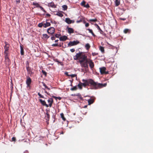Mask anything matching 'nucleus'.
<instances>
[{
	"label": "nucleus",
	"mask_w": 153,
	"mask_h": 153,
	"mask_svg": "<svg viewBox=\"0 0 153 153\" xmlns=\"http://www.w3.org/2000/svg\"><path fill=\"white\" fill-rule=\"evenodd\" d=\"M60 36V35L58 34H55V37L56 38H59V36Z\"/></svg>",
	"instance_id": "38"
},
{
	"label": "nucleus",
	"mask_w": 153,
	"mask_h": 153,
	"mask_svg": "<svg viewBox=\"0 0 153 153\" xmlns=\"http://www.w3.org/2000/svg\"><path fill=\"white\" fill-rule=\"evenodd\" d=\"M19 1V0H18Z\"/></svg>",
	"instance_id": "60"
},
{
	"label": "nucleus",
	"mask_w": 153,
	"mask_h": 153,
	"mask_svg": "<svg viewBox=\"0 0 153 153\" xmlns=\"http://www.w3.org/2000/svg\"><path fill=\"white\" fill-rule=\"evenodd\" d=\"M62 7L63 8V10H66L68 8V7L66 5H63L62 6Z\"/></svg>",
	"instance_id": "28"
},
{
	"label": "nucleus",
	"mask_w": 153,
	"mask_h": 153,
	"mask_svg": "<svg viewBox=\"0 0 153 153\" xmlns=\"http://www.w3.org/2000/svg\"><path fill=\"white\" fill-rule=\"evenodd\" d=\"M42 84L45 87V88H47V86H46L45 84L44 83L42 82Z\"/></svg>",
	"instance_id": "48"
},
{
	"label": "nucleus",
	"mask_w": 153,
	"mask_h": 153,
	"mask_svg": "<svg viewBox=\"0 0 153 153\" xmlns=\"http://www.w3.org/2000/svg\"><path fill=\"white\" fill-rule=\"evenodd\" d=\"M48 6H50L53 8H55L56 6L53 2H51L48 3Z\"/></svg>",
	"instance_id": "17"
},
{
	"label": "nucleus",
	"mask_w": 153,
	"mask_h": 153,
	"mask_svg": "<svg viewBox=\"0 0 153 153\" xmlns=\"http://www.w3.org/2000/svg\"><path fill=\"white\" fill-rule=\"evenodd\" d=\"M45 117L47 118H48V117H47V116H45Z\"/></svg>",
	"instance_id": "58"
},
{
	"label": "nucleus",
	"mask_w": 153,
	"mask_h": 153,
	"mask_svg": "<svg viewBox=\"0 0 153 153\" xmlns=\"http://www.w3.org/2000/svg\"><path fill=\"white\" fill-rule=\"evenodd\" d=\"M56 99H58L59 100H61V98L59 97H55Z\"/></svg>",
	"instance_id": "46"
},
{
	"label": "nucleus",
	"mask_w": 153,
	"mask_h": 153,
	"mask_svg": "<svg viewBox=\"0 0 153 153\" xmlns=\"http://www.w3.org/2000/svg\"><path fill=\"white\" fill-rule=\"evenodd\" d=\"M84 7H85L87 8H88L90 7V6L88 4H87L86 5H85Z\"/></svg>",
	"instance_id": "33"
},
{
	"label": "nucleus",
	"mask_w": 153,
	"mask_h": 153,
	"mask_svg": "<svg viewBox=\"0 0 153 153\" xmlns=\"http://www.w3.org/2000/svg\"><path fill=\"white\" fill-rule=\"evenodd\" d=\"M48 16H50V14H48Z\"/></svg>",
	"instance_id": "57"
},
{
	"label": "nucleus",
	"mask_w": 153,
	"mask_h": 153,
	"mask_svg": "<svg viewBox=\"0 0 153 153\" xmlns=\"http://www.w3.org/2000/svg\"><path fill=\"white\" fill-rule=\"evenodd\" d=\"M67 28L68 29V32L69 33H74V30L72 28L67 27Z\"/></svg>",
	"instance_id": "12"
},
{
	"label": "nucleus",
	"mask_w": 153,
	"mask_h": 153,
	"mask_svg": "<svg viewBox=\"0 0 153 153\" xmlns=\"http://www.w3.org/2000/svg\"><path fill=\"white\" fill-rule=\"evenodd\" d=\"M65 22L68 24H71V23H73L74 22V20H71L69 18H66L65 19Z\"/></svg>",
	"instance_id": "9"
},
{
	"label": "nucleus",
	"mask_w": 153,
	"mask_h": 153,
	"mask_svg": "<svg viewBox=\"0 0 153 153\" xmlns=\"http://www.w3.org/2000/svg\"><path fill=\"white\" fill-rule=\"evenodd\" d=\"M106 68L105 67H102V68H100V73L101 74H108V71H106Z\"/></svg>",
	"instance_id": "5"
},
{
	"label": "nucleus",
	"mask_w": 153,
	"mask_h": 153,
	"mask_svg": "<svg viewBox=\"0 0 153 153\" xmlns=\"http://www.w3.org/2000/svg\"><path fill=\"white\" fill-rule=\"evenodd\" d=\"M85 3H86V2L84 1H83L80 4L82 6H83L84 7V6L85 5Z\"/></svg>",
	"instance_id": "30"
},
{
	"label": "nucleus",
	"mask_w": 153,
	"mask_h": 153,
	"mask_svg": "<svg viewBox=\"0 0 153 153\" xmlns=\"http://www.w3.org/2000/svg\"><path fill=\"white\" fill-rule=\"evenodd\" d=\"M56 15L60 17H62L63 16V14L61 12H57Z\"/></svg>",
	"instance_id": "23"
},
{
	"label": "nucleus",
	"mask_w": 153,
	"mask_h": 153,
	"mask_svg": "<svg viewBox=\"0 0 153 153\" xmlns=\"http://www.w3.org/2000/svg\"><path fill=\"white\" fill-rule=\"evenodd\" d=\"M65 75H66L67 76H70V75H69L68 74V73L67 72H66L65 73Z\"/></svg>",
	"instance_id": "49"
},
{
	"label": "nucleus",
	"mask_w": 153,
	"mask_h": 153,
	"mask_svg": "<svg viewBox=\"0 0 153 153\" xmlns=\"http://www.w3.org/2000/svg\"><path fill=\"white\" fill-rule=\"evenodd\" d=\"M95 99V98L93 97H91L90 99L88 100V105H90L91 104L93 103L94 102Z\"/></svg>",
	"instance_id": "7"
},
{
	"label": "nucleus",
	"mask_w": 153,
	"mask_h": 153,
	"mask_svg": "<svg viewBox=\"0 0 153 153\" xmlns=\"http://www.w3.org/2000/svg\"><path fill=\"white\" fill-rule=\"evenodd\" d=\"M89 26V24L88 23H86L85 24V26L86 27H88Z\"/></svg>",
	"instance_id": "44"
},
{
	"label": "nucleus",
	"mask_w": 153,
	"mask_h": 153,
	"mask_svg": "<svg viewBox=\"0 0 153 153\" xmlns=\"http://www.w3.org/2000/svg\"><path fill=\"white\" fill-rule=\"evenodd\" d=\"M12 141H15L16 140V138L15 137H13L12 138Z\"/></svg>",
	"instance_id": "47"
},
{
	"label": "nucleus",
	"mask_w": 153,
	"mask_h": 153,
	"mask_svg": "<svg viewBox=\"0 0 153 153\" xmlns=\"http://www.w3.org/2000/svg\"><path fill=\"white\" fill-rule=\"evenodd\" d=\"M52 46H58L59 45L57 43H55L52 45Z\"/></svg>",
	"instance_id": "39"
},
{
	"label": "nucleus",
	"mask_w": 153,
	"mask_h": 153,
	"mask_svg": "<svg viewBox=\"0 0 153 153\" xmlns=\"http://www.w3.org/2000/svg\"><path fill=\"white\" fill-rule=\"evenodd\" d=\"M58 40H56L55 41V42H57L58 41Z\"/></svg>",
	"instance_id": "53"
},
{
	"label": "nucleus",
	"mask_w": 153,
	"mask_h": 153,
	"mask_svg": "<svg viewBox=\"0 0 153 153\" xmlns=\"http://www.w3.org/2000/svg\"><path fill=\"white\" fill-rule=\"evenodd\" d=\"M43 26L44 27L46 28L48 27V23L46 22V23H43Z\"/></svg>",
	"instance_id": "29"
},
{
	"label": "nucleus",
	"mask_w": 153,
	"mask_h": 153,
	"mask_svg": "<svg viewBox=\"0 0 153 153\" xmlns=\"http://www.w3.org/2000/svg\"><path fill=\"white\" fill-rule=\"evenodd\" d=\"M92 55L93 56H95L98 55V53L95 52L92 53Z\"/></svg>",
	"instance_id": "35"
},
{
	"label": "nucleus",
	"mask_w": 153,
	"mask_h": 153,
	"mask_svg": "<svg viewBox=\"0 0 153 153\" xmlns=\"http://www.w3.org/2000/svg\"><path fill=\"white\" fill-rule=\"evenodd\" d=\"M87 107V105H85L84 106L83 108H86Z\"/></svg>",
	"instance_id": "52"
},
{
	"label": "nucleus",
	"mask_w": 153,
	"mask_h": 153,
	"mask_svg": "<svg viewBox=\"0 0 153 153\" xmlns=\"http://www.w3.org/2000/svg\"><path fill=\"white\" fill-rule=\"evenodd\" d=\"M42 72L43 74L45 76L47 75V73L45 72V71L43 70H42Z\"/></svg>",
	"instance_id": "37"
},
{
	"label": "nucleus",
	"mask_w": 153,
	"mask_h": 153,
	"mask_svg": "<svg viewBox=\"0 0 153 153\" xmlns=\"http://www.w3.org/2000/svg\"><path fill=\"white\" fill-rule=\"evenodd\" d=\"M10 59L9 58L5 59V61L6 64L7 65L10 63Z\"/></svg>",
	"instance_id": "27"
},
{
	"label": "nucleus",
	"mask_w": 153,
	"mask_h": 153,
	"mask_svg": "<svg viewBox=\"0 0 153 153\" xmlns=\"http://www.w3.org/2000/svg\"><path fill=\"white\" fill-rule=\"evenodd\" d=\"M48 36L46 34H44L43 35V38H46Z\"/></svg>",
	"instance_id": "36"
},
{
	"label": "nucleus",
	"mask_w": 153,
	"mask_h": 153,
	"mask_svg": "<svg viewBox=\"0 0 153 153\" xmlns=\"http://www.w3.org/2000/svg\"><path fill=\"white\" fill-rule=\"evenodd\" d=\"M5 46L4 47V52H8V51L9 49V45L8 43L6 42H5Z\"/></svg>",
	"instance_id": "8"
},
{
	"label": "nucleus",
	"mask_w": 153,
	"mask_h": 153,
	"mask_svg": "<svg viewBox=\"0 0 153 153\" xmlns=\"http://www.w3.org/2000/svg\"><path fill=\"white\" fill-rule=\"evenodd\" d=\"M46 114H47V116H48V112L47 110Z\"/></svg>",
	"instance_id": "55"
},
{
	"label": "nucleus",
	"mask_w": 153,
	"mask_h": 153,
	"mask_svg": "<svg viewBox=\"0 0 153 153\" xmlns=\"http://www.w3.org/2000/svg\"><path fill=\"white\" fill-rule=\"evenodd\" d=\"M120 20H122L123 21H124L126 19L125 18H119Z\"/></svg>",
	"instance_id": "43"
},
{
	"label": "nucleus",
	"mask_w": 153,
	"mask_h": 153,
	"mask_svg": "<svg viewBox=\"0 0 153 153\" xmlns=\"http://www.w3.org/2000/svg\"><path fill=\"white\" fill-rule=\"evenodd\" d=\"M85 47L87 50H88L90 47V46L89 44L87 43L85 45Z\"/></svg>",
	"instance_id": "25"
},
{
	"label": "nucleus",
	"mask_w": 153,
	"mask_h": 153,
	"mask_svg": "<svg viewBox=\"0 0 153 153\" xmlns=\"http://www.w3.org/2000/svg\"><path fill=\"white\" fill-rule=\"evenodd\" d=\"M38 95L40 97L43 98V96H42L39 93H38Z\"/></svg>",
	"instance_id": "41"
},
{
	"label": "nucleus",
	"mask_w": 153,
	"mask_h": 153,
	"mask_svg": "<svg viewBox=\"0 0 153 153\" xmlns=\"http://www.w3.org/2000/svg\"><path fill=\"white\" fill-rule=\"evenodd\" d=\"M53 102V99L51 98L48 99V106L51 107L52 106V104Z\"/></svg>",
	"instance_id": "11"
},
{
	"label": "nucleus",
	"mask_w": 153,
	"mask_h": 153,
	"mask_svg": "<svg viewBox=\"0 0 153 153\" xmlns=\"http://www.w3.org/2000/svg\"><path fill=\"white\" fill-rule=\"evenodd\" d=\"M76 76V74H71L70 75V76H71L72 77H74Z\"/></svg>",
	"instance_id": "34"
},
{
	"label": "nucleus",
	"mask_w": 153,
	"mask_h": 153,
	"mask_svg": "<svg viewBox=\"0 0 153 153\" xmlns=\"http://www.w3.org/2000/svg\"><path fill=\"white\" fill-rule=\"evenodd\" d=\"M43 23H39L38 25V26L39 27H41L43 26Z\"/></svg>",
	"instance_id": "32"
},
{
	"label": "nucleus",
	"mask_w": 153,
	"mask_h": 153,
	"mask_svg": "<svg viewBox=\"0 0 153 153\" xmlns=\"http://www.w3.org/2000/svg\"><path fill=\"white\" fill-rule=\"evenodd\" d=\"M4 53L5 55V59L9 58L8 56V52H4Z\"/></svg>",
	"instance_id": "24"
},
{
	"label": "nucleus",
	"mask_w": 153,
	"mask_h": 153,
	"mask_svg": "<svg viewBox=\"0 0 153 153\" xmlns=\"http://www.w3.org/2000/svg\"><path fill=\"white\" fill-rule=\"evenodd\" d=\"M97 21L96 19H90L88 21L91 22H96Z\"/></svg>",
	"instance_id": "26"
},
{
	"label": "nucleus",
	"mask_w": 153,
	"mask_h": 153,
	"mask_svg": "<svg viewBox=\"0 0 153 153\" xmlns=\"http://www.w3.org/2000/svg\"><path fill=\"white\" fill-rule=\"evenodd\" d=\"M83 22L84 24L86 23V21L84 20V19H83V20L82 21Z\"/></svg>",
	"instance_id": "50"
},
{
	"label": "nucleus",
	"mask_w": 153,
	"mask_h": 153,
	"mask_svg": "<svg viewBox=\"0 0 153 153\" xmlns=\"http://www.w3.org/2000/svg\"><path fill=\"white\" fill-rule=\"evenodd\" d=\"M68 39V37L65 36H61L59 38V40L61 41H65Z\"/></svg>",
	"instance_id": "13"
},
{
	"label": "nucleus",
	"mask_w": 153,
	"mask_h": 153,
	"mask_svg": "<svg viewBox=\"0 0 153 153\" xmlns=\"http://www.w3.org/2000/svg\"><path fill=\"white\" fill-rule=\"evenodd\" d=\"M47 32H48V29L47 30Z\"/></svg>",
	"instance_id": "59"
},
{
	"label": "nucleus",
	"mask_w": 153,
	"mask_h": 153,
	"mask_svg": "<svg viewBox=\"0 0 153 153\" xmlns=\"http://www.w3.org/2000/svg\"><path fill=\"white\" fill-rule=\"evenodd\" d=\"M60 116H61V118L64 121H65L66 120V118L64 116V114L63 113H61Z\"/></svg>",
	"instance_id": "18"
},
{
	"label": "nucleus",
	"mask_w": 153,
	"mask_h": 153,
	"mask_svg": "<svg viewBox=\"0 0 153 153\" xmlns=\"http://www.w3.org/2000/svg\"><path fill=\"white\" fill-rule=\"evenodd\" d=\"M70 51L72 52H74L75 51V50L74 48H72V49H70Z\"/></svg>",
	"instance_id": "42"
},
{
	"label": "nucleus",
	"mask_w": 153,
	"mask_h": 153,
	"mask_svg": "<svg viewBox=\"0 0 153 153\" xmlns=\"http://www.w3.org/2000/svg\"><path fill=\"white\" fill-rule=\"evenodd\" d=\"M51 39L52 40H54L55 39V38L54 36H52L51 37Z\"/></svg>",
	"instance_id": "40"
},
{
	"label": "nucleus",
	"mask_w": 153,
	"mask_h": 153,
	"mask_svg": "<svg viewBox=\"0 0 153 153\" xmlns=\"http://www.w3.org/2000/svg\"><path fill=\"white\" fill-rule=\"evenodd\" d=\"M114 2L115 6H118L120 4V0H115L114 1Z\"/></svg>",
	"instance_id": "16"
},
{
	"label": "nucleus",
	"mask_w": 153,
	"mask_h": 153,
	"mask_svg": "<svg viewBox=\"0 0 153 153\" xmlns=\"http://www.w3.org/2000/svg\"><path fill=\"white\" fill-rule=\"evenodd\" d=\"M39 100L43 105H45L47 107H48V105L46 103L45 101L42 100V99H39Z\"/></svg>",
	"instance_id": "15"
},
{
	"label": "nucleus",
	"mask_w": 153,
	"mask_h": 153,
	"mask_svg": "<svg viewBox=\"0 0 153 153\" xmlns=\"http://www.w3.org/2000/svg\"><path fill=\"white\" fill-rule=\"evenodd\" d=\"M87 81V86H90L92 89H99L105 87L106 84H103L98 83L97 82H95L94 80L91 79H86Z\"/></svg>",
	"instance_id": "2"
},
{
	"label": "nucleus",
	"mask_w": 153,
	"mask_h": 153,
	"mask_svg": "<svg viewBox=\"0 0 153 153\" xmlns=\"http://www.w3.org/2000/svg\"><path fill=\"white\" fill-rule=\"evenodd\" d=\"M50 25H51L50 23L48 22V26H50Z\"/></svg>",
	"instance_id": "54"
},
{
	"label": "nucleus",
	"mask_w": 153,
	"mask_h": 153,
	"mask_svg": "<svg viewBox=\"0 0 153 153\" xmlns=\"http://www.w3.org/2000/svg\"><path fill=\"white\" fill-rule=\"evenodd\" d=\"M79 43V42L78 40L70 41L68 44V46L71 47L77 45Z\"/></svg>",
	"instance_id": "4"
},
{
	"label": "nucleus",
	"mask_w": 153,
	"mask_h": 153,
	"mask_svg": "<svg viewBox=\"0 0 153 153\" xmlns=\"http://www.w3.org/2000/svg\"><path fill=\"white\" fill-rule=\"evenodd\" d=\"M64 134V132L62 131L61 133V134Z\"/></svg>",
	"instance_id": "56"
},
{
	"label": "nucleus",
	"mask_w": 153,
	"mask_h": 153,
	"mask_svg": "<svg viewBox=\"0 0 153 153\" xmlns=\"http://www.w3.org/2000/svg\"><path fill=\"white\" fill-rule=\"evenodd\" d=\"M77 89V87L76 86H74L73 88H71V91H74V90H76Z\"/></svg>",
	"instance_id": "31"
},
{
	"label": "nucleus",
	"mask_w": 153,
	"mask_h": 153,
	"mask_svg": "<svg viewBox=\"0 0 153 153\" xmlns=\"http://www.w3.org/2000/svg\"><path fill=\"white\" fill-rule=\"evenodd\" d=\"M55 31V29L54 27H51L48 28V34H52Z\"/></svg>",
	"instance_id": "10"
},
{
	"label": "nucleus",
	"mask_w": 153,
	"mask_h": 153,
	"mask_svg": "<svg viewBox=\"0 0 153 153\" xmlns=\"http://www.w3.org/2000/svg\"><path fill=\"white\" fill-rule=\"evenodd\" d=\"M79 19L78 20H77L76 21L77 23H79L82 21L83 19H84V17L83 16H81L79 17Z\"/></svg>",
	"instance_id": "14"
},
{
	"label": "nucleus",
	"mask_w": 153,
	"mask_h": 153,
	"mask_svg": "<svg viewBox=\"0 0 153 153\" xmlns=\"http://www.w3.org/2000/svg\"><path fill=\"white\" fill-rule=\"evenodd\" d=\"M31 82V79L29 77H28L27 78L26 80V83L27 85V87H30V84Z\"/></svg>",
	"instance_id": "6"
},
{
	"label": "nucleus",
	"mask_w": 153,
	"mask_h": 153,
	"mask_svg": "<svg viewBox=\"0 0 153 153\" xmlns=\"http://www.w3.org/2000/svg\"><path fill=\"white\" fill-rule=\"evenodd\" d=\"M130 32V30L128 29H125L123 30V32L125 33H129Z\"/></svg>",
	"instance_id": "19"
},
{
	"label": "nucleus",
	"mask_w": 153,
	"mask_h": 153,
	"mask_svg": "<svg viewBox=\"0 0 153 153\" xmlns=\"http://www.w3.org/2000/svg\"><path fill=\"white\" fill-rule=\"evenodd\" d=\"M73 59L75 60H79L81 67L83 68L86 71L88 68V63L89 64L91 69L92 70L94 67V64L92 60L87 59V55L82 52H79L76 53L73 56Z\"/></svg>",
	"instance_id": "1"
},
{
	"label": "nucleus",
	"mask_w": 153,
	"mask_h": 153,
	"mask_svg": "<svg viewBox=\"0 0 153 153\" xmlns=\"http://www.w3.org/2000/svg\"><path fill=\"white\" fill-rule=\"evenodd\" d=\"M82 81L83 83L79 82L78 85V86L80 89L82 88V86H83L84 87H85L87 86V81L86 79H82Z\"/></svg>",
	"instance_id": "3"
},
{
	"label": "nucleus",
	"mask_w": 153,
	"mask_h": 153,
	"mask_svg": "<svg viewBox=\"0 0 153 153\" xmlns=\"http://www.w3.org/2000/svg\"><path fill=\"white\" fill-rule=\"evenodd\" d=\"M99 49L102 53H104V48L103 47L101 46H100Z\"/></svg>",
	"instance_id": "20"
},
{
	"label": "nucleus",
	"mask_w": 153,
	"mask_h": 153,
	"mask_svg": "<svg viewBox=\"0 0 153 153\" xmlns=\"http://www.w3.org/2000/svg\"><path fill=\"white\" fill-rule=\"evenodd\" d=\"M96 25H97L98 29H99L100 30H101L100 29V27L97 24H96Z\"/></svg>",
	"instance_id": "45"
},
{
	"label": "nucleus",
	"mask_w": 153,
	"mask_h": 153,
	"mask_svg": "<svg viewBox=\"0 0 153 153\" xmlns=\"http://www.w3.org/2000/svg\"><path fill=\"white\" fill-rule=\"evenodd\" d=\"M20 50H21V51H20L21 54V55H24V50H23V48L21 45L20 46Z\"/></svg>",
	"instance_id": "21"
},
{
	"label": "nucleus",
	"mask_w": 153,
	"mask_h": 153,
	"mask_svg": "<svg viewBox=\"0 0 153 153\" xmlns=\"http://www.w3.org/2000/svg\"><path fill=\"white\" fill-rule=\"evenodd\" d=\"M40 8H41V10H42L43 11H44V9H43V8L42 7H40Z\"/></svg>",
	"instance_id": "51"
},
{
	"label": "nucleus",
	"mask_w": 153,
	"mask_h": 153,
	"mask_svg": "<svg viewBox=\"0 0 153 153\" xmlns=\"http://www.w3.org/2000/svg\"><path fill=\"white\" fill-rule=\"evenodd\" d=\"M87 30L89 31V32L91 33L93 36H95V35L94 33L92 30L91 29H88Z\"/></svg>",
	"instance_id": "22"
}]
</instances>
